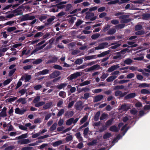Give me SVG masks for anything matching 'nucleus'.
Instances as JSON below:
<instances>
[{"label":"nucleus","mask_w":150,"mask_h":150,"mask_svg":"<svg viewBox=\"0 0 150 150\" xmlns=\"http://www.w3.org/2000/svg\"><path fill=\"white\" fill-rule=\"evenodd\" d=\"M128 49L127 48L117 53V55L116 56H114L113 57V59H121L124 57L122 54H125L126 52H128Z\"/></svg>","instance_id":"nucleus-1"},{"label":"nucleus","mask_w":150,"mask_h":150,"mask_svg":"<svg viewBox=\"0 0 150 150\" xmlns=\"http://www.w3.org/2000/svg\"><path fill=\"white\" fill-rule=\"evenodd\" d=\"M35 18L34 16H31L30 14H27L22 16L21 20L22 21L30 20L34 19Z\"/></svg>","instance_id":"nucleus-2"},{"label":"nucleus","mask_w":150,"mask_h":150,"mask_svg":"<svg viewBox=\"0 0 150 150\" xmlns=\"http://www.w3.org/2000/svg\"><path fill=\"white\" fill-rule=\"evenodd\" d=\"M94 15V14L93 13L87 12L85 17L86 19H90L91 21H93L96 18V16L93 17Z\"/></svg>","instance_id":"nucleus-3"},{"label":"nucleus","mask_w":150,"mask_h":150,"mask_svg":"<svg viewBox=\"0 0 150 150\" xmlns=\"http://www.w3.org/2000/svg\"><path fill=\"white\" fill-rule=\"evenodd\" d=\"M129 0H121L120 1H119L118 0H116L115 1H110L109 2L108 4H114L117 3L119 4H122L128 2Z\"/></svg>","instance_id":"nucleus-4"},{"label":"nucleus","mask_w":150,"mask_h":150,"mask_svg":"<svg viewBox=\"0 0 150 150\" xmlns=\"http://www.w3.org/2000/svg\"><path fill=\"white\" fill-rule=\"evenodd\" d=\"M107 42H104L100 44L98 47H95V50H100L105 48L108 45Z\"/></svg>","instance_id":"nucleus-5"},{"label":"nucleus","mask_w":150,"mask_h":150,"mask_svg":"<svg viewBox=\"0 0 150 150\" xmlns=\"http://www.w3.org/2000/svg\"><path fill=\"white\" fill-rule=\"evenodd\" d=\"M80 76V73L79 72H77L69 76V78L70 79L72 80L73 79H75Z\"/></svg>","instance_id":"nucleus-6"},{"label":"nucleus","mask_w":150,"mask_h":150,"mask_svg":"<svg viewBox=\"0 0 150 150\" xmlns=\"http://www.w3.org/2000/svg\"><path fill=\"white\" fill-rule=\"evenodd\" d=\"M26 111V110L25 109H20L19 108H16L15 110V112L17 114L22 115Z\"/></svg>","instance_id":"nucleus-7"},{"label":"nucleus","mask_w":150,"mask_h":150,"mask_svg":"<svg viewBox=\"0 0 150 150\" xmlns=\"http://www.w3.org/2000/svg\"><path fill=\"white\" fill-rule=\"evenodd\" d=\"M7 108L4 107L2 109L1 111L0 112V117H4L7 116L6 110Z\"/></svg>","instance_id":"nucleus-8"},{"label":"nucleus","mask_w":150,"mask_h":150,"mask_svg":"<svg viewBox=\"0 0 150 150\" xmlns=\"http://www.w3.org/2000/svg\"><path fill=\"white\" fill-rule=\"evenodd\" d=\"M30 142L29 139H26L19 141L18 142V143H20L21 144H25L29 143Z\"/></svg>","instance_id":"nucleus-9"},{"label":"nucleus","mask_w":150,"mask_h":150,"mask_svg":"<svg viewBox=\"0 0 150 150\" xmlns=\"http://www.w3.org/2000/svg\"><path fill=\"white\" fill-rule=\"evenodd\" d=\"M120 66L118 64H117L115 65L112 66L111 67H110L108 69V71L109 72H111L112 71L117 69L119 68Z\"/></svg>","instance_id":"nucleus-10"},{"label":"nucleus","mask_w":150,"mask_h":150,"mask_svg":"<svg viewBox=\"0 0 150 150\" xmlns=\"http://www.w3.org/2000/svg\"><path fill=\"white\" fill-rule=\"evenodd\" d=\"M128 43L129 45H131V46H129L127 45H123V47H135L137 46V44H134V42H128Z\"/></svg>","instance_id":"nucleus-11"},{"label":"nucleus","mask_w":150,"mask_h":150,"mask_svg":"<svg viewBox=\"0 0 150 150\" xmlns=\"http://www.w3.org/2000/svg\"><path fill=\"white\" fill-rule=\"evenodd\" d=\"M31 78V75H26L25 76V75L23 76L21 78V80H23V79H25V82H26L29 81L30 79Z\"/></svg>","instance_id":"nucleus-12"},{"label":"nucleus","mask_w":150,"mask_h":150,"mask_svg":"<svg viewBox=\"0 0 150 150\" xmlns=\"http://www.w3.org/2000/svg\"><path fill=\"white\" fill-rule=\"evenodd\" d=\"M21 8H19L15 10H13L12 12L15 16H16L21 14Z\"/></svg>","instance_id":"nucleus-13"},{"label":"nucleus","mask_w":150,"mask_h":150,"mask_svg":"<svg viewBox=\"0 0 150 150\" xmlns=\"http://www.w3.org/2000/svg\"><path fill=\"white\" fill-rule=\"evenodd\" d=\"M60 72L58 71H55L52 73L50 75V77L51 78H54L60 75Z\"/></svg>","instance_id":"nucleus-14"},{"label":"nucleus","mask_w":150,"mask_h":150,"mask_svg":"<svg viewBox=\"0 0 150 150\" xmlns=\"http://www.w3.org/2000/svg\"><path fill=\"white\" fill-rule=\"evenodd\" d=\"M129 108V106L127 105H121L119 110H122V111H125L128 110Z\"/></svg>","instance_id":"nucleus-15"},{"label":"nucleus","mask_w":150,"mask_h":150,"mask_svg":"<svg viewBox=\"0 0 150 150\" xmlns=\"http://www.w3.org/2000/svg\"><path fill=\"white\" fill-rule=\"evenodd\" d=\"M103 98L102 95H100L96 96L94 98V100L95 102H98L100 100Z\"/></svg>","instance_id":"nucleus-16"},{"label":"nucleus","mask_w":150,"mask_h":150,"mask_svg":"<svg viewBox=\"0 0 150 150\" xmlns=\"http://www.w3.org/2000/svg\"><path fill=\"white\" fill-rule=\"evenodd\" d=\"M28 137V135L27 133L23 134L21 135L16 137L15 139H24L27 137Z\"/></svg>","instance_id":"nucleus-17"},{"label":"nucleus","mask_w":150,"mask_h":150,"mask_svg":"<svg viewBox=\"0 0 150 150\" xmlns=\"http://www.w3.org/2000/svg\"><path fill=\"white\" fill-rule=\"evenodd\" d=\"M119 129L115 126H112L110 127V130L112 132H117L119 130Z\"/></svg>","instance_id":"nucleus-18"},{"label":"nucleus","mask_w":150,"mask_h":150,"mask_svg":"<svg viewBox=\"0 0 150 150\" xmlns=\"http://www.w3.org/2000/svg\"><path fill=\"white\" fill-rule=\"evenodd\" d=\"M136 96V94L134 93H133L128 94L125 97L126 98L128 99L134 98Z\"/></svg>","instance_id":"nucleus-19"},{"label":"nucleus","mask_w":150,"mask_h":150,"mask_svg":"<svg viewBox=\"0 0 150 150\" xmlns=\"http://www.w3.org/2000/svg\"><path fill=\"white\" fill-rule=\"evenodd\" d=\"M18 103H21L22 104H25L26 103V101L25 99L23 98H21L17 100Z\"/></svg>","instance_id":"nucleus-20"},{"label":"nucleus","mask_w":150,"mask_h":150,"mask_svg":"<svg viewBox=\"0 0 150 150\" xmlns=\"http://www.w3.org/2000/svg\"><path fill=\"white\" fill-rule=\"evenodd\" d=\"M117 77V76H112L109 77L107 79V81L108 82H110L113 81Z\"/></svg>","instance_id":"nucleus-21"},{"label":"nucleus","mask_w":150,"mask_h":150,"mask_svg":"<svg viewBox=\"0 0 150 150\" xmlns=\"http://www.w3.org/2000/svg\"><path fill=\"white\" fill-rule=\"evenodd\" d=\"M96 58V55L89 56L85 57V60H90Z\"/></svg>","instance_id":"nucleus-22"},{"label":"nucleus","mask_w":150,"mask_h":150,"mask_svg":"<svg viewBox=\"0 0 150 150\" xmlns=\"http://www.w3.org/2000/svg\"><path fill=\"white\" fill-rule=\"evenodd\" d=\"M62 142L61 140H59L54 143L53 145L54 147L57 146L62 144Z\"/></svg>","instance_id":"nucleus-23"},{"label":"nucleus","mask_w":150,"mask_h":150,"mask_svg":"<svg viewBox=\"0 0 150 150\" xmlns=\"http://www.w3.org/2000/svg\"><path fill=\"white\" fill-rule=\"evenodd\" d=\"M109 52V51L104 52L98 55V57H104L105 55L107 54Z\"/></svg>","instance_id":"nucleus-24"},{"label":"nucleus","mask_w":150,"mask_h":150,"mask_svg":"<svg viewBox=\"0 0 150 150\" xmlns=\"http://www.w3.org/2000/svg\"><path fill=\"white\" fill-rule=\"evenodd\" d=\"M96 63V62H91L88 63L86 66H85V65H82L80 67L81 68L83 69V68H85L87 66H91V65L95 64Z\"/></svg>","instance_id":"nucleus-25"},{"label":"nucleus","mask_w":150,"mask_h":150,"mask_svg":"<svg viewBox=\"0 0 150 150\" xmlns=\"http://www.w3.org/2000/svg\"><path fill=\"white\" fill-rule=\"evenodd\" d=\"M52 103L50 102L46 103L44 106V108L45 109H47L50 108L52 105Z\"/></svg>","instance_id":"nucleus-26"},{"label":"nucleus","mask_w":150,"mask_h":150,"mask_svg":"<svg viewBox=\"0 0 150 150\" xmlns=\"http://www.w3.org/2000/svg\"><path fill=\"white\" fill-rule=\"evenodd\" d=\"M115 32L116 30L115 29L112 28L108 32V34L109 35H112L115 33Z\"/></svg>","instance_id":"nucleus-27"},{"label":"nucleus","mask_w":150,"mask_h":150,"mask_svg":"<svg viewBox=\"0 0 150 150\" xmlns=\"http://www.w3.org/2000/svg\"><path fill=\"white\" fill-rule=\"evenodd\" d=\"M49 71L47 69H45L43 71L38 72L39 74L44 75L47 74L48 73Z\"/></svg>","instance_id":"nucleus-28"},{"label":"nucleus","mask_w":150,"mask_h":150,"mask_svg":"<svg viewBox=\"0 0 150 150\" xmlns=\"http://www.w3.org/2000/svg\"><path fill=\"white\" fill-rule=\"evenodd\" d=\"M149 84L146 83H140L139 85V87H149Z\"/></svg>","instance_id":"nucleus-29"},{"label":"nucleus","mask_w":150,"mask_h":150,"mask_svg":"<svg viewBox=\"0 0 150 150\" xmlns=\"http://www.w3.org/2000/svg\"><path fill=\"white\" fill-rule=\"evenodd\" d=\"M16 29V27H12L8 28L6 30L8 32H10L15 30Z\"/></svg>","instance_id":"nucleus-30"},{"label":"nucleus","mask_w":150,"mask_h":150,"mask_svg":"<svg viewBox=\"0 0 150 150\" xmlns=\"http://www.w3.org/2000/svg\"><path fill=\"white\" fill-rule=\"evenodd\" d=\"M132 62V60L129 58L127 59L124 61V63L127 64H129Z\"/></svg>","instance_id":"nucleus-31"},{"label":"nucleus","mask_w":150,"mask_h":150,"mask_svg":"<svg viewBox=\"0 0 150 150\" xmlns=\"http://www.w3.org/2000/svg\"><path fill=\"white\" fill-rule=\"evenodd\" d=\"M100 35L98 33L93 34L91 36V38L93 39H96L99 37Z\"/></svg>","instance_id":"nucleus-32"},{"label":"nucleus","mask_w":150,"mask_h":150,"mask_svg":"<svg viewBox=\"0 0 150 150\" xmlns=\"http://www.w3.org/2000/svg\"><path fill=\"white\" fill-rule=\"evenodd\" d=\"M91 83L90 81H86L80 84V85L81 86H83L90 84Z\"/></svg>","instance_id":"nucleus-33"},{"label":"nucleus","mask_w":150,"mask_h":150,"mask_svg":"<svg viewBox=\"0 0 150 150\" xmlns=\"http://www.w3.org/2000/svg\"><path fill=\"white\" fill-rule=\"evenodd\" d=\"M74 121V118H71L68 120L66 122V124L67 125H71Z\"/></svg>","instance_id":"nucleus-34"},{"label":"nucleus","mask_w":150,"mask_h":150,"mask_svg":"<svg viewBox=\"0 0 150 150\" xmlns=\"http://www.w3.org/2000/svg\"><path fill=\"white\" fill-rule=\"evenodd\" d=\"M141 92L142 93L144 94H146L150 93L148 90L145 89L142 90Z\"/></svg>","instance_id":"nucleus-35"},{"label":"nucleus","mask_w":150,"mask_h":150,"mask_svg":"<svg viewBox=\"0 0 150 150\" xmlns=\"http://www.w3.org/2000/svg\"><path fill=\"white\" fill-rule=\"evenodd\" d=\"M98 65H94L90 68L88 69V71H91L92 70H93L95 69H96L98 67Z\"/></svg>","instance_id":"nucleus-36"},{"label":"nucleus","mask_w":150,"mask_h":150,"mask_svg":"<svg viewBox=\"0 0 150 150\" xmlns=\"http://www.w3.org/2000/svg\"><path fill=\"white\" fill-rule=\"evenodd\" d=\"M66 85L65 83H62L59 85H58L57 86V87L59 89H61L64 88L66 86Z\"/></svg>","instance_id":"nucleus-37"},{"label":"nucleus","mask_w":150,"mask_h":150,"mask_svg":"<svg viewBox=\"0 0 150 150\" xmlns=\"http://www.w3.org/2000/svg\"><path fill=\"white\" fill-rule=\"evenodd\" d=\"M100 115V112H97L95 115L94 120L95 121H97L98 120L99 117Z\"/></svg>","instance_id":"nucleus-38"},{"label":"nucleus","mask_w":150,"mask_h":150,"mask_svg":"<svg viewBox=\"0 0 150 150\" xmlns=\"http://www.w3.org/2000/svg\"><path fill=\"white\" fill-rule=\"evenodd\" d=\"M47 18V16L45 15H42L39 17V19L41 21H43Z\"/></svg>","instance_id":"nucleus-39"},{"label":"nucleus","mask_w":150,"mask_h":150,"mask_svg":"<svg viewBox=\"0 0 150 150\" xmlns=\"http://www.w3.org/2000/svg\"><path fill=\"white\" fill-rule=\"evenodd\" d=\"M135 76L134 74L131 73L128 74L127 76V79H130L134 77Z\"/></svg>","instance_id":"nucleus-40"},{"label":"nucleus","mask_w":150,"mask_h":150,"mask_svg":"<svg viewBox=\"0 0 150 150\" xmlns=\"http://www.w3.org/2000/svg\"><path fill=\"white\" fill-rule=\"evenodd\" d=\"M115 37L114 36H110L107 37L104 39V40H112L115 39Z\"/></svg>","instance_id":"nucleus-41"},{"label":"nucleus","mask_w":150,"mask_h":150,"mask_svg":"<svg viewBox=\"0 0 150 150\" xmlns=\"http://www.w3.org/2000/svg\"><path fill=\"white\" fill-rule=\"evenodd\" d=\"M127 69H129L132 71H136L137 70V68L133 66H129L127 67Z\"/></svg>","instance_id":"nucleus-42"},{"label":"nucleus","mask_w":150,"mask_h":150,"mask_svg":"<svg viewBox=\"0 0 150 150\" xmlns=\"http://www.w3.org/2000/svg\"><path fill=\"white\" fill-rule=\"evenodd\" d=\"M111 136V133H108L105 134L103 136V138L104 139H107Z\"/></svg>","instance_id":"nucleus-43"},{"label":"nucleus","mask_w":150,"mask_h":150,"mask_svg":"<svg viewBox=\"0 0 150 150\" xmlns=\"http://www.w3.org/2000/svg\"><path fill=\"white\" fill-rule=\"evenodd\" d=\"M107 116H108L107 114H105V113H103L102 115L100 117V120H103L105 119H106V118H107Z\"/></svg>","instance_id":"nucleus-44"},{"label":"nucleus","mask_w":150,"mask_h":150,"mask_svg":"<svg viewBox=\"0 0 150 150\" xmlns=\"http://www.w3.org/2000/svg\"><path fill=\"white\" fill-rule=\"evenodd\" d=\"M76 135L77 138L78 139L79 141H81L82 140V138L81 136V134L80 133L78 132L77 133Z\"/></svg>","instance_id":"nucleus-45"},{"label":"nucleus","mask_w":150,"mask_h":150,"mask_svg":"<svg viewBox=\"0 0 150 150\" xmlns=\"http://www.w3.org/2000/svg\"><path fill=\"white\" fill-rule=\"evenodd\" d=\"M57 123H54L50 128V130L51 131H53L55 130L56 128Z\"/></svg>","instance_id":"nucleus-46"},{"label":"nucleus","mask_w":150,"mask_h":150,"mask_svg":"<svg viewBox=\"0 0 150 150\" xmlns=\"http://www.w3.org/2000/svg\"><path fill=\"white\" fill-rule=\"evenodd\" d=\"M88 118V116L87 115L85 116L83 118L80 120L81 124H83L86 121Z\"/></svg>","instance_id":"nucleus-47"},{"label":"nucleus","mask_w":150,"mask_h":150,"mask_svg":"<svg viewBox=\"0 0 150 150\" xmlns=\"http://www.w3.org/2000/svg\"><path fill=\"white\" fill-rule=\"evenodd\" d=\"M15 147L14 146L11 145L6 147L4 150H12Z\"/></svg>","instance_id":"nucleus-48"},{"label":"nucleus","mask_w":150,"mask_h":150,"mask_svg":"<svg viewBox=\"0 0 150 150\" xmlns=\"http://www.w3.org/2000/svg\"><path fill=\"white\" fill-rule=\"evenodd\" d=\"M83 62V60L82 59H77L76 61H75V63L76 64H81Z\"/></svg>","instance_id":"nucleus-49"},{"label":"nucleus","mask_w":150,"mask_h":150,"mask_svg":"<svg viewBox=\"0 0 150 150\" xmlns=\"http://www.w3.org/2000/svg\"><path fill=\"white\" fill-rule=\"evenodd\" d=\"M115 95L116 96H122V92L120 91H116L115 93Z\"/></svg>","instance_id":"nucleus-50"},{"label":"nucleus","mask_w":150,"mask_h":150,"mask_svg":"<svg viewBox=\"0 0 150 150\" xmlns=\"http://www.w3.org/2000/svg\"><path fill=\"white\" fill-rule=\"evenodd\" d=\"M59 95L63 98H64L66 96V94L64 92L61 91L59 93Z\"/></svg>","instance_id":"nucleus-51"},{"label":"nucleus","mask_w":150,"mask_h":150,"mask_svg":"<svg viewBox=\"0 0 150 150\" xmlns=\"http://www.w3.org/2000/svg\"><path fill=\"white\" fill-rule=\"evenodd\" d=\"M120 15H121V16L119 17L120 18H123L125 17L124 16L122 15V13L118 12L115 14V16H117Z\"/></svg>","instance_id":"nucleus-52"},{"label":"nucleus","mask_w":150,"mask_h":150,"mask_svg":"<svg viewBox=\"0 0 150 150\" xmlns=\"http://www.w3.org/2000/svg\"><path fill=\"white\" fill-rule=\"evenodd\" d=\"M27 90L26 89H21V90L18 91L19 93H20L21 94V95H23L25 94Z\"/></svg>","instance_id":"nucleus-53"},{"label":"nucleus","mask_w":150,"mask_h":150,"mask_svg":"<svg viewBox=\"0 0 150 150\" xmlns=\"http://www.w3.org/2000/svg\"><path fill=\"white\" fill-rule=\"evenodd\" d=\"M144 57L143 55H141V56L135 58L134 59V60L140 61L143 59Z\"/></svg>","instance_id":"nucleus-54"},{"label":"nucleus","mask_w":150,"mask_h":150,"mask_svg":"<svg viewBox=\"0 0 150 150\" xmlns=\"http://www.w3.org/2000/svg\"><path fill=\"white\" fill-rule=\"evenodd\" d=\"M93 93H97L101 92L102 91V89H97L92 90Z\"/></svg>","instance_id":"nucleus-55"},{"label":"nucleus","mask_w":150,"mask_h":150,"mask_svg":"<svg viewBox=\"0 0 150 150\" xmlns=\"http://www.w3.org/2000/svg\"><path fill=\"white\" fill-rule=\"evenodd\" d=\"M150 17V14H146L143 16V18L144 19H147Z\"/></svg>","instance_id":"nucleus-56"},{"label":"nucleus","mask_w":150,"mask_h":150,"mask_svg":"<svg viewBox=\"0 0 150 150\" xmlns=\"http://www.w3.org/2000/svg\"><path fill=\"white\" fill-rule=\"evenodd\" d=\"M108 74H103L101 77V79L102 80H103L105 79L108 76Z\"/></svg>","instance_id":"nucleus-57"},{"label":"nucleus","mask_w":150,"mask_h":150,"mask_svg":"<svg viewBox=\"0 0 150 150\" xmlns=\"http://www.w3.org/2000/svg\"><path fill=\"white\" fill-rule=\"evenodd\" d=\"M32 148L30 146H25L22 148L21 150H31Z\"/></svg>","instance_id":"nucleus-58"},{"label":"nucleus","mask_w":150,"mask_h":150,"mask_svg":"<svg viewBox=\"0 0 150 150\" xmlns=\"http://www.w3.org/2000/svg\"><path fill=\"white\" fill-rule=\"evenodd\" d=\"M18 127L20 129L24 130H26L27 129V128L25 127V126H24L22 125H19Z\"/></svg>","instance_id":"nucleus-59"},{"label":"nucleus","mask_w":150,"mask_h":150,"mask_svg":"<svg viewBox=\"0 0 150 150\" xmlns=\"http://www.w3.org/2000/svg\"><path fill=\"white\" fill-rule=\"evenodd\" d=\"M125 26L124 24H120L117 25L115 26V28L117 29H120L123 28Z\"/></svg>","instance_id":"nucleus-60"},{"label":"nucleus","mask_w":150,"mask_h":150,"mask_svg":"<svg viewBox=\"0 0 150 150\" xmlns=\"http://www.w3.org/2000/svg\"><path fill=\"white\" fill-rule=\"evenodd\" d=\"M32 67L31 65H29L24 67L23 68L25 70H29L31 69Z\"/></svg>","instance_id":"nucleus-61"},{"label":"nucleus","mask_w":150,"mask_h":150,"mask_svg":"<svg viewBox=\"0 0 150 150\" xmlns=\"http://www.w3.org/2000/svg\"><path fill=\"white\" fill-rule=\"evenodd\" d=\"M124 88L123 86H117L115 87L114 89L115 90L120 89H123Z\"/></svg>","instance_id":"nucleus-62"},{"label":"nucleus","mask_w":150,"mask_h":150,"mask_svg":"<svg viewBox=\"0 0 150 150\" xmlns=\"http://www.w3.org/2000/svg\"><path fill=\"white\" fill-rule=\"evenodd\" d=\"M16 70V69H15L11 70L9 73V76H11L15 71Z\"/></svg>","instance_id":"nucleus-63"},{"label":"nucleus","mask_w":150,"mask_h":150,"mask_svg":"<svg viewBox=\"0 0 150 150\" xmlns=\"http://www.w3.org/2000/svg\"><path fill=\"white\" fill-rule=\"evenodd\" d=\"M136 77L138 80H142L143 79V77L142 75L140 74L137 75Z\"/></svg>","instance_id":"nucleus-64"}]
</instances>
